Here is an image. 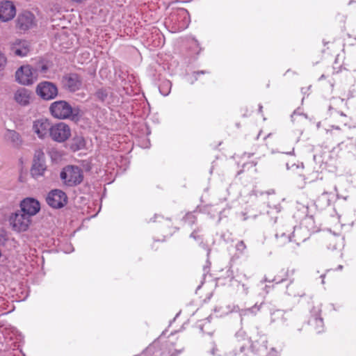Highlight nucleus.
<instances>
[{"instance_id":"1","label":"nucleus","mask_w":356,"mask_h":356,"mask_svg":"<svg viewBox=\"0 0 356 356\" xmlns=\"http://www.w3.org/2000/svg\"><path fill=\"white\" fill-rule=\"evenodd\" d=\"M51 115L57 119L77 120L80 117V109L79 107L72 106L65 100L54 102L49 106Z\"/></svg>"},{"instance_id":"2","label":"nucleus","mask_w":356,"mask_h":356,"mask_svg":"<svg viewBox=\"0 0 356 356\" xmlns=\"http://www.w3.org/2000/svg\"><path fill=\"white\" fill-rule=\"evenodd\" d=\"M60 178L65 186L75 187L83 182V171L77 165H68L62 169Z\"/></svg>"},{"instance_id":"3","label":"nucleus","mask_w":356,"mask_h":356,"mask_svg":"<svg viewBox=\"0 0 356 356\" xmlns=\"http://www.w3.org/2000/svg\"><path fill=\"white\" fill-rule=\"evenodd\" d=\"M166 24H171L173 31H181L186 29L190 23V16L187 10L179 8L173 11L168 19H166Z\"/></svg>"},{"instance_id":"4","label":"nucleus","mask_w":356,"mask_h":356,"mask_svg":"<svg viewBox=\"0 0 356 356\" xmlns=\"http://www.w3.org/2000/svg\"><path fill=\"white\" fill-rule=\"evenodd\" d=\"M8 222L15 232H22L28 229L31 224V218L21 211H17L9 216Z\"/></svg>"},{"instance_id":"5","label":"nucleus","mask_w":356,"mask_h":356,"mask_svg":"<svg viewBox=\"0 0 356 356\" xmlns=\"http://www.w3.org/2000/svg\"><path fill=\"white\" fill-rule=\"evenodd\" d=\"M36 79V71L29 65L21 66L15 72V81L21 85H32Z\"/></svg>"},{"instance_id":"6","label":"nucleus","mask_w":356,"mask_h":356,"mask_svg":"<svg viewBox=\"0 0 356 356\" xmlns=\"http://www.w3.org/2000/svg\"><path fill=\"white\" fill-rule=\"evenodd\" d=\"M47 164L44 152L42 149L35 150L31 174L34 178H38L44 175Z\"/></svg>"},{"instance_id":"7","label":"nucleus","mask_w":356,"mask_h":356,"mask_svg":"<svg viewBox=\"0 0 356 356\" xmlns=\"http://www.w3.org/2000/svg\"><path fill=\"white\" fill-rule=\"evenodd\" d=\"M71 136V129L65 122L52 124L49 137L55 142L63 143Z\"/></svg>"},{"instance_id":"8","label":"nucleus","mask_w":356,"mask_h":356,"mask_svg":"<svg viewBox=\"0 0 356 356\" xmlns=\"http://www.w3.org/2000/svg\"><path fill=\"white\" fill-rule=\"evenodd\" d=\"M35 92L42 99L49 101L58 96V90L55 83L44 81L37 85Z\"/></svg>"},{"instance_id":"9","label":"nucleus","mask_w":356,"mask_h":356,"mask_svg":"<svg viewBox=\"0 0 356 356\" xmlns=\"http://www.w3.org/2000/svg\"><path fill=\"white\" fill-rule=\"evenodd\" d=\"M235 349L230 354L232 356H239L248 349L250 344V340L243 330H238L234 336Z\"/></svg>"},{"instance_id":"10","label":"nucleus","mask_w":356,"mask_h":356,"mask_svg":"<svg viewBox=\"0 0 356 356\" xmlns=\"http://www.w3.org/2000/svg\"><path fill=\"white\" fill-rule=\"evenodd\" d=\"M46 201L51 207L59 209L67 204V197L63 191L55 189L48 193Z\"/></svg>"},{"instance_id":"11","label":"nucleus","mask_w":356,"mask_h":356,"mask_svg":"<svg viewBox=\"0 0 356 356\" xmlns=\"http://www.w3.org/2000/svg\"><path fill=\"white\" fill-rule=\"evenodd\" d=\"M52 123L47 118H42L33 122L32 130L40 139L49 137Z\"/></svg>"},{"instance_id":"12","label":"nucleus","mask_w":356,"mask_h":356,"mask_svg":"<svg viewBox=\"0 0 356 356\" xmlns=\"http://www.w3.org/2000/svg\"><path fill=\"white\" fill-rule=\"evenodd\" d=\"M16 15V8L13 1L4 0L0 1V21L7 22L12 20Z\"/></svg>"},{"instance_id":"13","label":"nucleus","mask_w":356,"mask_h":356,"mask_svg":"<svg viewBox=\"0 0 356 356\" xmlns=\"http://www.w3.org/2000/svg\"><path fill=\"white\" fill-rule=\"evenodd\" d=\"M35 25V18L34 15L28 10L21 13L17 19V27L23 31L31 29Z\"/></svg>"},{"instance_id":"14","label":"nucleus","mask_w":356,"mask_h":356,"mask_svg":"<svg viewBox=\"0 0 356 356\" xmlns=\"http://www.w3.org/2000/svg\"><path fill=\"white\" fill-rule=\"evenodd\" d=\"M62 83L64 88L72 92L79 90L82 85L80 76L74 73L65 75L63 77Z\"/></svg>"},{"instance_id":"15","label":"nucleus","mask_w":356,"mask_h":356,"mask_svg":"<svg viewBox=\"0 0 356 356\" xmlns=\"http://www.w3.org/2000/svg\"><path fill=\"white\" fill-rule=\"evenodd\" d=\"M21 211L29 215L30 218L35 216L40 209V203L34 198L27 197L20 203Z\"/></svg>"},{"instance_id":"16","label":"nucleus","mask_w":356,"mask_h":356,"mask_svg":"<svg viewBox=\"0 0 356 356\" xmlns=\"http://www.w3.org/2000/svg\"><path fill=\"white\" fill-rule=\"evenodd\" d=\"M11 52L17 56H26L30 51L29 42L26 40H16L10 44Z\"/></svg>"},{"instance_id":"17","label":"nucleus","mask_w":356,"mask_h":356,"mask_svg":"<svg viewBox=\"0 0 356 356\" xmlns=\"http://www.w3.org/2000/svg\"><path fill=\"white\" fill-rule=\"evenodd\" d=\"M32 92L27 88H20L14 93L15 101L22 106H28L32 99Z\"/></svg>"},{"instance_id":"18","label":"nucleus","mask_w":356,"mask_h":356,"mask_svg":"<svg viewBox=\"0 0 356 356\" xmlns=\"http://www.w3.org/2000/svg\"><path fill=\"white\" fill-rule=\"evenodd\" d=\"M260 307L261 305H257L255 304L250 308L240 309L237 305H228L227 307V311L225 312V313L227 314L229 312H238L241 317V321L242 322L245 316L256 315V314L259 311Z\"/></svg>"},{"instance_id":"19","label":"nucleus","mask_w":356,"mask_h":356,"mask_svg":"<svg viewBox=\"0 0 356 356\" xmlns=\"http://www.w3.org/2000/svg\"><path fill=\"white\" fill-rule=\"evenodd\" d=\"M243 278L244 280H234V282L231 284V286L236 288V290L238 293L244 296H247L249 293L250 289V285L248 282L249 277L245 274H243Z\"/></svg>"},{"instance_id":"20","label":"nucleus","mask_w":356,"mask_h":356,"mask_svg":"<svg viewBox=\"0 0 356 356\" xmlns=\"http://www.w3.org/2000/svg\"><path fill=\"white\" fill-rule=\"evenodd\" d=\"M320 309H314L312 312V316L309 320V323L316 330L317 333H321L323 331V321L319 315Z\"/></svg>"},{"instance_id":"21","label":"nucleus","mask_w":356,"mask_h":356,"mask_svg":"<svg viewBox=\"0 0 356 356\" xmlns=\"http://www.w3.org/2000/svg\"><path fill=\"white\" fill-rule=\"evenodd\" d=\"M252 348L254 350L256 351V354L258 356H261V355L267 353V340L265 336H261L260 339L257 341H255L252 344Z\"/></svg>"},{"instance_id":"22","label":"nucleus","mask_w":356,"mask_h":356,"mask_svg":"<svg viewBox=\"0 0 356 356\" xmlns=\"http://www.w3.org/2000/svg\"><path fill=\"white\" fill-rule=\"evenodd\" d=\"M5 138L10 141L14 147H19L22 144L21 136L14 130L8 129L5 134Z\"/></svg>"},{"instance_id":"23","label":"nucleus","mask_w":356,"mask_h":356,"mask_svg":"<svg viewBox=\"0 0 356 356\" xmlns=\"http://www.w3.org/2000/svg\"><path fill=\"white\" fill-rule=\"evenodd\" d=\"M291 233L286 234L282 230H279L275 234V238L278 245L282 246L287 243L292 241Z\"/></svg>"},{"instance_id":"24","label":"nucleus","mask_w":356,"mask_h":356,"mask_svg":"<svg viewBox=\"0 0 356 356\" xmlns=\"http://www.w3.org/2000/svg\"><path fill=\"white\" fill-rule=\"evenodd\" d=\"M85 140L82 136H75L72 138L70 143V148L74 152L80 150L85 147Z\"/></svg>"},{"instance_id":"25","label":"nucleus","mask_w":356,"mask_h":356,"mask_svg":"<svg viewBox=\"0 0 356 356\" xmlns=\"http://www.w3.org/2000/svg\"><path fill=\"white\" fill-rule=\"evenodd\" d=\"M281 273L282 275H276L274 277L273 279L270 280L268 279L266 277H265L263 280H261V282H275L276 284H279L282 282L283 281L286 280L288 277V270H282Z\"/></svg>"},{"instance_id":"26","label":"nucleus","mask_w":356,"mask_h":356,"mask_svg":"<svg viewBox=\"0 0 356 356\" xmlns=\"http://www.w3.org/2000/svg\"><path fill=\"white\" fill-rule=\"evenodd\" d=\"M270 318L272 322H278L284 323L286 321V318H284V312L282 310H275L271 312Z\"/></svg>"},{"instance_id":"27","label":"nucleus","mask_w":356,"mask_h":356,"mask_svg":"<svg viewBox=\"0 0 356 356\" xmlns=\"http://www.w3.org/2000/svg\"><path fill=\"white\" fill-rule=\"evenodd\" d=\"M172 88V83L169 80L163 81L159 87V91L163 96H167L170 94Z\"/></svg>"},{"instance_id":"28","label":"nucleus","mask_w":356,"mask_h":356,"mask_svg":"<svg viewBox=\"0 0 356 356\" xmlns=\"http://www.w3.org/2000/svg\"><path fill=\"white\" fill-rule=\"evenodd\" d=\"M219 281L225 280L230 282V284L234 282V280H236L234 277V272L231 268H229L226 270L225 275H222V277L218 278Z\"/></svg>"},{"instance_id":"29","label":"nucleus","mask_w":356,"mask_h":356,"mask_svg":"<svg viewBox=\"0 0 356 356\" xmlns=\"http://www.w3.org/2000/svg\"><path fill=\"white\" fill-rule=\"evenodd\" d=\"M297 288H298V286L296 285L290 284L286 287V292L291 296H293V297L302 296L304 295V293H300L299 291H297V290H296Z\"/></svg>"},{"instance_id":"30","label":"nucleus","mask_w":356,"mask_h":356,"mask_svg":"<svg viewBox=\"0 0 356 356\" xmlns=\"http://www.w3.org/2000/svg\"><path fill=\"white\" fill-rule=\"evenodd\" d=\"M108 95V91L106 88H100L95 92L96 97L102 102H104Z\"/></svg>"},{"instance_id":"31","label":"nucleus","mask_w":356,"mask_h":356,"mask_svg":"<svg viewBox=\"0 0 356 356\" xmlns=\"http://www.w3.org/2000/svg\"><path fill=\"white\" fill-rule=\"evenodd\" d=\"M183 220L186 223L192 225L195 223L197 218L193 212H188L183 218Z\"/></svg>"},{"instance_id":"32","label":"nucleus","mask_w":356,"mask_h":356,"mask_svg":"<svg viewBox=\"0 0 356 356\" xmlns=\"http://www.w3.org/2000/svg\"><path fill=\"white\" fill-rule=\"evenodd\" d=\"M331 194L327 192H323L318 197V201L322 202L324 206H329L330 204V195Z\"/></svg>"},{"instance_id":"33","label":"nucleus","mask_w":356,"mask_h":356,"mask_svg":"<svg viewBox=\"0 0 356 356\" xmlns=\"http://www.w3.org/2000/svg\"><path fill=\"white\" fill-rule=\"evenodd\" d=\"M236 250L240 254H243L247 247L243 241L237 242L235 246Z\"/></svg>"},{"instance_id":"34","label":"nucleus","mask_w":356,"mask_h":356,"mask_svg":"<svg viewBox=\"0 0 356 356\" xmlns=\"http://www.w3.org/2000/svg\"><path fill=\"white\" fill-rule=\"evenodd\" d=\"M7 63L6 55L0 51V71L3 70Z\"/></svg>"},{"instance_id":"35","label":"nucleus","mask_w":356,"mask_h":356,"mask_svg":"<svg viewBox=\"0 0 356 356\" xmlns=\"http://www.w3.org/2000/svg\"><path fill=\"white\" fill-rule=\"evenodd\" d=\"M49 70V66L47 64L42 63L41 65H39L38 70L41 73H46Z\"/></svg>"},{"instance_id":"36","label":"nucleus","mask_w":356,"mask_h":356,"mask_svg":"<svg viewBox=\"0 0 356 356\" xmlns=\"http://www.w3.org/2000/svg\"><path fill=\"white\" fill-rule=\"evenodd\" d=\"M218 348H216V345L214 343H211V350H210V353L211 355H212L213 356H215L216 355V352L218 351Z\"/></svg>"},{"instance_id":"37","label":"nucleus","mask_w":356,"mask_h":356,"mask_svg":"<svg viewBox=\"0 0 356 356\" xmlns=\"http://www.w3.org/2000/svg\"><path fill=\"white\" fill-rule=\"evenodd\" d=\"M205 73H206V72H205V71H204V70L197 71V72H193V76H195V80H197V75H199V74H205Z\"/></svg>"},{"instance_id":"38","label":"nucleus","mask_w":356,"mask_h":356,"mask_svg":"<svg viewBox=\"0 0 356 356\" xmlns=\"http://www.w3.org/2000/svg\"><path fill=\"white\" fill-rule=\"evenodd\" d=\"M336 238H333L332 241L334 243L332 247L329 246L328 248L332 250H336L338 248L337 243H335Z\"/></svg>"},{"instance_id":"39","label":"nucleus","mask_w":356,"mask_h":356,"mask_svg":"<svg viewBox=\"0 0 356 356\" xmlns=\"http://www.w3.org/2000/svg\"><path fill=\"white\" fill-rule=\"evenodd\" d=\"M297 115H301L298 111H295L293 114L291 115V120L293 121L295 119V116Z\"/></svg>"},{"instance_id":"40","label":"nucleus","mask_w":356,"mask_h":356,"mask_svg":"<svg viewBox=\"0 0 356 356\" xmlns=\"http://www.w3.org/2000/svg\"><path fill=\"white\" fill-rule=\"evenodd\" d=\"M190 237L196 240L198 236L196 235V232L194 231L191 234Z\"/></svg>"},{"instance_id":"41","label":"nucleus","mask_w":356,"mask_h":356,"mask_svg":"<svg viewBox=\"0 0 356 356\" xmlns=\"http://www.w3.org/2000/svg\"><path fill=\"white\" fill-rule=\"evenodd\" d=\"M325 275L324 274L321 275V277L322 278V283H323V284H324V279H325Z\"/></svg>"},{"instance_id":"42","label":"nucleus","mask_w":356,"mask_h":356,"mask_svg":"<svg viewBox=\"0 0 356 356\" xmlns=\"http://www.w3.org/2000/svg\"><path fill=\"white\" fill-rule=\"evenodd\" d=\"M316 127H317L318 129L320 128V127H321V122H320L317 123Z\"/></svg>"},{"instance_id":"43","label":"nucleus","mask_w":356,"mask_h":356,"mask_svg":"<svg viewBox=\"0 0 356 356\" xmlns=\"http://www.w3.org/2000/svg\"><path fill=\"white\" fill-rule=\"evenodd\" d=\"M332 129H339V127L332 126Z\"/></svg>"},{"instance_id":"44","label":"nucleus","mask_w":356,"mask_h":356,"mask_svg":"<svg viewBox=\"0 0 356 356\" xmlns=\"http://www.w3.org/2000/svg\"><path fill=\"white\" fill-rule=\"evenodd\" d=\"M337 268L341 270L343 268V266L341 265H339Z\"/></svg>"},{"instance_id":"45","label":"nucleus","mask_w":356,"mask_h":356,"mask_svg":"<svg viewBox=\"0 0 356 356\" xmlns=\"http://www.w3.org/2000/svg\"><path fill=\"white\" fill-rule=\"evenodd\" d=\"M261 110H262V106L259 105V111H261Z\"/></svg>"},{"instance_id":"46","label":"nucleus","mask_w":356,"mask_h":356,"mask_svg":"<svg viewBox=\"0 0 356 356\" xmlns=\"http://www.w3.org/2000/svg\"><path fill=\"white\" fill-rule=\"evenodd\" d=\"M340 115H342V116L346 117V115H344L343 113H341Z\"/></svg>"},{"instance_id":"47","label":"nucleus","mask_w":356,"mask_h":356,"mask_svg":"<svg viewBox=\"0 0 356 356\" xmlns=\"http://www.w3.org/2000/svg\"><path fill=\"white\" fill-rule=\"evenodd\" d=\"M218 212L219 213L220 215H222V211H219Z\"/></svg>"},{"instance_id":"48","label":"nucleus","mask_w":356,"mask_h":356,"mask_svg":"<svg viewBox=\"0 0 356 356\" xmlns=\"http://www.w3.org/2000/svg\"><path fill=\"white\" fill-rule=\"evenodd\" d=\"M207 209L209 208H212V206H210V207H207Z\"/></svg>"}]
</instances>
